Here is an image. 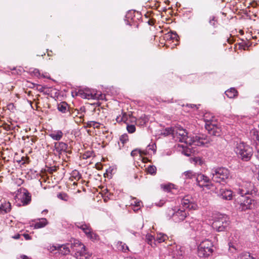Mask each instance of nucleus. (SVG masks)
Segmentation results:
<instances>
[{"label": "nucleus", "mask_w": 259, "mask_h": 259, "mask_svg": "<svg viewBox=\"0 0 259 259\" xmlns=\"http://www.w3.org/2000/svg\"><path fill=\"white\" fill-rule=\"evenodd\" d=\"M211 179L213 181L221 183H227V181L231 179L230 170L224 167H218L211 170Z\"/></svg>", "instance_id": "nucleus-1"}, {"label": "nucleus", "mask_w": 259, "mask_h": 259, "mask_svg": "<svg viewBox=\"0 0 259 259\" xmlns=\"http://www.w3.org/2000/svg\"><path fill=\"white\" fill-rule=\"evenodd\" d=\"M235 151L238 157L244 161L249 160L253 153L252 148L244 142L237 143Z\"/></svg>", "instance_id": "nucleus-2"}, {"label": "nucleus", "mask_w": 259, "mask_h": 259, "mask_svg": "<svg viewBox=\"0 0 259 259\" xmlns=\"http://www.w3.org/2000/svg\"><path fill=\"white\" fill-rule=\"evenodd\" d=\"M230 224L229 218L227 215L220 214L214 218L211 226L217 231L222 232L227 230Z\"/></svg>", "instance_id": "nucleus-3"}, {"label": "nucleus", "mask_w": 259, "mask_h": 259, "mask_svg": "<svg viewBox=\"0 0 259 259\" xmlns=\"http://www.w3.org/2000/svg\"><path fill=\"white\" fill-rule=\"evenodd\" d=\"M211 141L210 138L208 136L201 135L189 138L188 141H186L185 143L189 144V146H205Z\"/></svg>", "instance_id": "nucleus-4"}, {"label": "nucleus", "mask_w": 259, "mask_h": 259, "mask_svg": "<svg viewBox=\"0 0 259 259\" xmlns=\"http://www.w3.org/2000/svg\"><path fill=\"white\" fill-rule=\"evenodd\" d=\"M257 189L254 185L250 182H245L239 187L238 189V193L240 196L256 195Z\"/></svg>", "instance_id": "nucleus-5"}, {"label": "nucleus", "mask_w": 259, "mask_h": 259, "mask_svg": "<svg viewBox=\"0 0 259 259\" xmlns=\"http://www.w3.org/2000/svg\"><path fill=\"white\" fill-rule=\"evenodd\" d=\"M237 202L239 204V209L241 211L252 209L254 206V200L247 195L240 196L237 198Z\"/></svg>", "instance_id": "nucleus-6"}, {"label": "nucleus", "mask_w": 259, "mask_h": 259, "mask_svg": "<svg viewBox=\"0 0 259 259\" xmlns=\"http://www.w3.org/2000/svg\"><path fill=\"white\" fill-rule=\"evenodd\" d=\"M197 185L200 188L205 187L207 189H210L213 185L208 177L202 174H197L196 177Z\"/></svg>", "instance_id": "nucleus-7"}, {"label": "nucleus", "mask_w": 259, "mask_h": 259, "mask_svg": "<svg viewBox=\"0 0 259 259\" xmlns=\"http://www.w3.org/2000/svg\"><path fill=\"white\" fill-rule=\"evenodd\" d=\"M170 238V239H169V237H168L166 234L160 233L157 234L156 236H154L150 234H147L146 235L145 239L148 243L150 242H152L153 241L154 242L158 241V243H162L167 240L170 242L172 241L171 237Z\"/></svg>", "instance_id": "nucleus-8"}, {"label": "nucleus", "mask_w": 259, "mask_h": 259, "mask_svg": "<svg viewBox=\"0 0 259 259\" xmlns=\"http://www.w3.org/2000/svg\"><path fill=\"white\" fill-rule=\"evenodd\" d=\"M181 204L184 208L195 210L197 208L194 199L190 195L185 196L181 200Z\"/></svg>", "instance_id": "nucleus-9"}, {"label": "nucleus", "mask_w": 259, "mask_h": 259, "mask_svg": "<svg viewBox=\"0 0 259 259\" xmlns=\"http://www.w3.org/2000/svg\"><path fill=\"white\" fill-rule=\"evenodd\" d=\"M18 192H20L21 194L20 197L23 205H26L29 204L31 200V195L28 191L25 188H21L18 190Z\"/></svg>", "instance_id": "nucleus-10"}, {"label": "nucleus", "mask_w": 259, "mask_h": 259, "mask_svg": "<svg viewBox=\"0 0 259 259\" xmlns=\"http://www.w3.org/2000/svg\"><path fill=\"white\" fill-rule=\"evenodd\" d=\"M218 196L221 199L230 200L233 197V192L226 188H221L217 192Z\"/></svg>", "instance_id": "nucleus-11"}, {"label": "nucleus", "mask_w": 259, "mask_h": 259, "mask_svg": "<svg viewBox=\"0 0 259 259\" xmlns=\"http://www.w3.org/2000/svg\"><path fill=\"white\" fill-rule=\"evenodd\" d=\"M74 246H75L76 244H73ZM78 246L81 248V250L77 251L75 253V256L77 259H88L91 256V254L89 252H87L85 247L83 244H77Z\"/></svg>", "instance_id": "nucleus-12"}, {"label": "nucleus", "mask_w": 259, "mask_h": 259, "mask_svg": "<svg viewBox=\"0 0 259 259\" xmlns=\"http://www.w3.org/2000/svg\"><path fill=\"white\" fill-rule=\"evenodd\" d=\"M198 255L200 257H206L210 255L212 252V249L209 247L203 246L202 244H199L198 246Z\"/></svg>", "instance_id": "nucleus-13"}, {"label": "nucleus", "mask_w": 259, "mask_h": 259, "mask_svg": "<svg viewBox=\"0 0 259 259\" xmlns=\"http://www.w3.org/2000/svg\"><path fill=\"white\" fill-rule=\"evenodd\" d=\"M174 129L176 130L175 131V134L179 135L181 136L182 139L181 140L182 142L184 141L185 142L186 141H188L189 137L188 136V133L187 131L183 128L180 125L174 127Z\"/></svg>", "instance_id": "nucleus-14"}, {"label": "nucleus", "mask_w": 259, "mask_h": 259, "mask_svg": "<svg viewBox=\"0 0 259 259\" xmlns=\"http://www.w3.org/2000/svg\"><path fill=\"white\" fill-rule=\"evenodd\" d=\"M205 127L210 135L215 136H220L221 130L217 125L212 124L206 123Z\"/></svg>", "instance_id": "nucleus-15"}, {"label": "nucleus", "mask_w": 259, "mask_h": 259, "mask_svg": "<svg viewBox=\"0 0 259 259\" xmlns=\"http://www.w3.org/2000/svg\"><path fill=\"white\" fill-rule=\"evenodd\" d=\"M76 96H80L81 98L84 99H94L97 98L96 94L92 93L89 90H79L77 92H76Z\"/></svg>", "instance_id": "nucleus-16"}, {"label": "nucleus", "mask_w": 259, "mask_h": 259, "mask_svg": "<svg viewBox=\"0 0 259 259\" xmlns=\"http://www.w3.org/2000/svg\"><path fill=\"white\" fill-rule=\"evenodd\" d=\"M175 244H170L167 246V249L169 250V253H171V255L175 256L182 255V251L179 250L181 249L180 245H174Z\"/></svg>", "instance_id": "nucleus-17"}, {"label": "nucleus", "mask_w": 259, "mask_h": 259, "mask_svg": "<svg viewBox=\"0 0 259 259\" xmlns=\"http://www.w3.org/2000/svg\"><path fill=\"white\" fill-rule=\"evenodd\" d=\"M68 148V145L64 142H55L54 143V149L59 154H61L63 151H66Z\"/></svg>", "instance_id": "nucleus-18"}, {"label": "nucleus", "mask_w": 259, "mask_h": 259, "mask_svg": "<svg viewBox=\"0 0 259 259\" xmlns=\"http://www.w3.org/2000/svg\"><path fill=\"white\" fill-rule=\"evenodd\" d=\"M11 210V205L9 202L2 203L0 206V213L5 214L9 212Z\"/></svg>", "instance_id": "nucleus-19"}, {"label": "nucleus", "mask_w": 259, "mask_h": 259, "mask_svg": "<svg viewBox=\"0 0 259 259\" xmlns=\"http://www.w3.org/2000/svg\"><path fill=\"white\" fill-rule=\"evenodd\" d=\"M76 226L78 228L81 229L86 235L89 234L92 230L89 225L85 224L83 222L76 223Z\"/></svg>", "instance_id": "nucleus-20"}, {"label": "nucleus", "mask_w": 259, "mask_h": 259, "mask_svg": "<svg viewBox=\"0 0 259 259\" xmlns=\"http://www.w3.org/2000/svg\"><path fill=\"white\" fill-rule=\"evenodd\" d=\"M70 244H62L61 245L58 246V251L59 253L63 255H66L70 252V249L69 247L67 246V245H69Z\"/></svg>", "instance_id": "nucleus-21"}, {"label": "nucleus", "mask_w": 259, "mask_h": 259, "mask_svg": "<svg viewBox=\"0 0 259 259\" xmlns=\"http://www.w3.org/2000/svg\"><path fill=\"white\" fill-rule=\"evenodd\" d=\"M174 217L178 218L179 221H184L187 217V213L184 210L180 209L174 213Z\"/></svg>", "instance_id": "nucleus-22"}, {"label": "nucleus", "mask_w": 259, "mask_h": 259, "mask_svg": "<svg viewBox=\"0 0 259 259\" xmlns=\"http://www.w3.org/2000/svg\"><path fill=\"white\" fill-rule=\"evenodd\" d=\"M63 134L60 130L54 131L49 134V136L51 137L53 140L56 141H59L63 137Z\"/></svg>", "instance_id": "nucleus-23"}, {"label": "nucleus", "mask_w": 259, "mask_h": 259, "mask_svg": "<svg viewBox=\"0 0 259 259\" xmlns=\"http://www.w3.org/2000/svg\"><path fill=\"white\" fill-rule=\"evenodd\" d=\"M115 246L113 247V249L118 250L122 251L123 252H126L129 250L128 247L126 244H115Z\"/></svg>", "instance_id": "nucleus-24"}, {"label": "nucleus", "mask_w": 259, "mask_h": 259, "mask_svg": "<svg viewBox=\"0 0 259 259\" xmlns=\"http://www.w3.org/2000/svg\"><path fill=\"white\" fill-rule=\"evenodd\" d=\"M58 109L62 113H66L69 111L68 105L65 102H62L58 105Z\"/></svg>", "instance_id": "nucleus-25"}, {"label": "nucleus", "mask_w": 259, "mask_h": 259, "mask_svg": "<svg viewBox=\"0 0 259 259\" xmlns=\"http://www.w3.org/2000/svg\"><path fill=\"white\" fill-rule=\"evenodd\" d=\"M237 91L235 88H231L225 92L226 95L229 98H233L237 96Z\"/></svg>", "instance_id": "nucleus-26"}, {"label": "nucleus", "mask_w": 259, "mask_h": 259, "mask_svg": "<svg viewBox=\"0 0 259 259\" xmlns=\"http://www.w3.org/2000/svg\"><path fill=\"white\" fill-rule=\"evenodd\" d=\"M48 224L47 220L45 218H41L39 222L34 224V228L39 229L44 227Z\"/></svg>", "instance_id": "nucleus-27"}, {"label": "nucleus", "mask_w": 259, "mask_h": 259, "mask_svg": "<svg viewBox=\"0 0 259 259\" xmlns=\"http://www.w3.org/2000/svg\"><path fill=\"white\" fill-rule=\"evenodd\" d=\"M84 124L86 127H93L94 128H99L100 127L99 123L95 121H89L86 122H84Z\"/></svg>", "instance_id": "nucleus-28"}, {"label": "nucleus", "mask_w": 259, "mask_h": 259, "mask_svg": "<svg viewBox=\"0 0 259 259\" xmlns=\"http://www.w3.org/2000/svg\"><path fill=\"white\" fill-rule=\"evenodd\" d=\"M197 174L195 172H194L192 170H188L186 171H185L183 175L185 176L186 179H193L195 178L197 176Z\"/></svg>", "instance_id": "nucleus-29"}, {"label": "nucleus", "mask_w": 259, "mask_h": 259, "mask_svg": "<svg viewBox=\"0 0 259 259\" xmlns=\"http://www.w3.org/2000/svg\"><path fill=\"white\" fill-rule=\"evenodd\" d=\"M238 244H226L227 248L232 253H235L236 252L238 248L237 246Z\"/></svg>", "instance_id": "nucleus-30"}, {"label": "nucleus", "mask_w": 259, "mask_h": 259, "mask_svg": "<svg viewBox=\"0 0 259 259\" xmlns=\"http://www.w3.org/2000/svg\"><path fill=\"white\" fill-rule=\"evenodd\" d=\"M87 236L92 241L98 240L99 237V236L96 233H94L92 230L90 231V232L87 235Z\"/></svg>", "instance_id": "nucleus-31"}, {"label": "nucleus", "mask_w": 259, "mask_h": 259, "mask_svg": "<svg viewBox=\"0 0 259 259\" xmlns=\"http://www.w3.org/2000/svg\"><path fill=\"white\" fill-rule=\"evenodd\" d=\"M175 131H176V130L173 127H167L164 130L163 134L165 136H167L170 134L174 135Z\"/></svg>", "instance_id": "nucleus-32"}, {"label": "nucleus", "mask_w": 259, "mask_h": 259, "mask_svg": "<svg viewBox=\"0 0 259 259\" xmlns=\"http://www.w3.org/2000/svg\"><path fill=\"white\" fill-rule=\"evenodd\" d=\"M147 172L152 175H155L156 173V167L154 165H150L147 168Z\"/></svg>", "instance_id": "nucleus-33"}, {"label": "nucleus", "mask_w": 259, "mask_h": 259, "mask_svg": "<svg viewBox=\"0 0 259 259\" xmlns=\"http://www.w3.org/2000/svg\"><path fill=\"white\" fill-rule=\"evenodd\" d=\"M240 259H255L249 252H246L240 254Z\"/></svg>", "instance_id": "nucleus-34"}, {"label": "nucleus", "mask_w": 259, "mask_h": 259, "mask_svg": "<svg viewBox=\"0 0 259 259\" xmlns=\"http://www.w3.org/2000/svg\"><path fill=\"white\" fill-rule=\"evenodd\" d=\"M119 140L122 144V146H123L124 144L128 140V135L126 134L121 135L120 137Z\"/></svg>", "instance_id": "nucleus-35"}, {"label": "nucleus", "mask_w": 259, "mask_h": 259, "mask_svg": "<svg viewBox=\"0 0 259 259\" xmlns=\"http://www.w3.org/2000/svg\"><path fill=\"white\" fill-rule=\"evenodd\" d=\"M122 116L120 117V116H118L116 118V120L117 122H121V121H125L127 119V114L126 113H122Z\"/></svg>", "instance_id": "nucleus-36"}, {"label": "nucleus", "mask_w": 259, "mask_h": 259, "mask_svg": "<svg viewBox=\"0 0 259 259\" xmlns=\"http://www.w3.org/2000/svg\"><path fill=\"white\" fill-rule=\"evenodd\" d=\"M167 37L171 40L178 41L179 36L176 32H171L170 34H168Z\"/></svg>", "instance_id": "nucleus-37"}, {"label": "nucleus", "mask_w": 259, "mask_h": 259, "mask_svg": "<svg viewBox=\"0 0 259 259\" xmlns=\"http://www.w3.org/2000/svg\"><path fill=\"white\" fill-rule=\"evenodd\" d=\"M57 197L61 200H63L64 201H67L68 200V196L66 194L64 193H60L58 194Z\"/></svg>", "instance_id": "nucleus-38"}, {"label": "nucleus", "mask_w": 259, "mask_h": 259, "mask_svg": "<svg viewBox=\"0 0 259 259\" xmlns=\"http://www.w3.org/2000/svg\"><path fill=\"white\" fill-rule=\"evenodd\" d=\"M127 131L129 133H133L136 131V127L133 124H127L126 126Z\"/></svg>", "instance_id": "nucleus-39"}, {"label": "nucleus", "mask_w": 259, "mask_h": 259, "mask_svg": "<svg viewBox=\"0 0 259 259\" xmlns=\"http://www.w3.org/2000/svg\"><path fill=\"white\" fill-rule=\"evenodd\" d=\"M193 161L194 162L195 164H197L200 165H202L203 163L202 158H200V157H195L193 158Z\"/></svg>", "instance_id": "nucleus-40"}, {"label": "nucleus", "mask_w": 259, "mask_h": 259, "mask_svg": "<svg viewBox=\"0 0 259 259\" xmlns=\"http://www.w3.org/2000/svg\"><path fill=\"white\" fill-rule=\"evenodd\" d=\"M253 139L258 141V142L256 143L257 144L259 143V132L255 131L253 132ZM256 148V145H255V149Z\"/></svg>", "instance_id": "nucleus-41"}, {"label": "nucleus", "mask_w": 259, "mask_h": 259, "mask_svg": "<svg viewBox=\"0 0 259 259\" xmlns=\"http://www.w3.org/2000/svg\"><path fill=\"white\" fill-rule=\"evenodd\" d=\"M255 157L259 160V143L256 145L255 151H254Z\"/></svg>", "instance_id": "nucleus-42"}, {"label": "nucleus", "mask_w": 259, "mask_h": 259, "mask_svg": "<svg viewBox=\"0 0 259 259\" xmlns=\"http://www.w3.org/2000/svg\"><path fill=\"white\" fill-rule=\"evenodd\" d=\"M216 22H217V20L215 19V17L212 16V17H210V20L209 21V23L211 25H212L213 26H215Z\"/></svg>", "instance_id": "nucleus-43"}, {"label": "nucleus", "mask_w": 259, "mask_h": 259, "mask_svg": "<svg viewBox=\"0 0 259 259\" xmlns=\"http://www.w3.org/2000/svg\"><path fill=\"white\" fill-rule=\"evenodd\" d=\"M36 89L40 92H44L45 89L47 88L46 86H42L39 84H36Z\"/></svg>", "instance_id": "nucleus-44"}, {"label": "nucleus", "mask_w": 259, "mask_h": 259, "mask_svg": "<svg viewBox=\"0 0 259 259\" xmlns=\"http://www.w3.org/2000/svg\"><path fill=\"white\" fill-rule=\"evenodd\" d=\"M138 153H141V150L139 149H135L131 152V155L132 156L134 157L137 155Z\"/></svg>", "instance_id": "nucleus-45"}, {"label": "nucleus", "mask_w": 259, "mask_h": 259, "mask_svg": "<svg viewBox=\"0 0 259 259\" xmlns=\"http://www.w3.org/2000/svg\"><path fill=\"white\" fill-rule=\"evenodd\" d=\"M207 241L211 242V243H215V242H218V240L217 236H213L211 237V239L208 238L206 240Z\"/></svg>", "instance_id": "nucleus-46"}, {"label": "nucleus", "mask_w": 259, "mask_h": 259, "mask_svg": "<svg viewBox=\"0 0 259 259\" xmlns=\"http://www.w3.org/2000/svg\"><path fill=\"white\" fill-rule=\"evenodd\" d=\"M22 239L21 241H23V239H25V240H28L30 239V236L28 234H22Z\"/></svg>", "instance_id": "nucleus-47"}, {"label": "nucleus", "mask_w": 259, "mask_h": 259, "mask_svg": "<svg viewBox=\"0 0 259 259\" xmlns=\"http://www.w3.org/2000/svg\"><path fill=\"white\" fill-rule=\"evenodd\" d=\"M48 250H49L51 252H53V251H54L55 250H58V246H54V245L50 246V248H48Z\"/></svg>", "instance_id": "nucleus-48"}, {"label": "nucleus", "mask_w": 259, "mask_h": 259, "mask_svg": "<svg viewBox=\"0 0 259 259\" xmlns=\"http://www.w3.org/2000/svg\"><path fill=\"white\" fill-rule=\"evenodd\" d=\"M57 168L56 166L51 167L49 169V172L50 174H52L54 172L57 170Z\"/></svg>", "instance_id": "nucleus-49"}, {"label": "nucleus", "mask_w": 259, "mask_h": 259, "mask_svg": "<svg viewBox=\"0 0 259 259\" xmlns=\"http://www.w3.org/2000/svg\"><path fill=\"white\" fill-rule=\"evenodd\" d=\"M32 73L36 76H38L40 75V72L38 69H35L32 72Z\"/></svg>", "instance_id": "nucleus-50"}, {"label": "nucleus", "mask_w": 259, "mask_h": 259, "mask_svg": "<svg viewBox=\"0 0 259 259\" xmlns=\"http://www.w3.org/2000/svg\"><path fill=\"white\" fill-rule=\"evenodd\" d=\"M22 234H17L14 236H13V238L15 239H20L21 240L22 239Z\"/></svg>", "instance_id": "nucleus-51"}, {"label": "nucleus", "mask_w": 259, "mask_h": 259, "mask_svg": "<svg viewBox=\"0 0 259 259\" xmlns=\"http://www.w3.org/2000/svg\"><path fill=\"white\" fill-rule=\"evenodd\" d=\"M28 159L27 158H25L23 157L21 158V160L20 162H21V164H24L26 163V160Z\"/></svg>", "instance_id": "nucleus-52"}, {"label": "nucleus", "mask_w": 259, "mask_h": 259, "mask_svg": "<svg viewBox=\"0 0 259 259\" xmlns=\"http://www.w3.org/2000/svg\"><path fill=\"white\" fill-rule=\"evenodd\" d=\"M134 203H135V204H134L135 206L138 207V206H140V203H141V202L135 201H134Z\"/></svg>", "instance_id": "nucleus-53"}, {"label": "nucleus", "mask_w": 259, "mask_h": 259, "mask_svg": "<svg viewBox=\"0 0 259 259\" xmlns=\"http://www.w3.org/2000/svg\"><path fill=\"white\" fill-rule=\"evenodd\" d=\"M20 258L21 259H30L28 256H27L26 255H21L20 256Z\"/></svg>", "instance_id": "nucleus-54"}, {"label": "nucleus", "mask_w": 259, "mask_h": 259, "mask_svg": "<svg viewBox=\"0 0 259 259\" xmlns=\"http://www.w3.org/2000/svg\"><path fill=\"white\" fill-rule=\"evenodd\" d=\"M184 154H185V155H186L187 156H190V152H188L187 150L185 152Z\"/></svg>", "instance_id": "nucleus-55"}, {"label": "nucleus", "mask_w": 259, "mask_h": 259, "mask_svg": "<svg viewBox=\"0 0 259 259\" xmlns=\"http://www.w3.org/2000/svg\"><path fill=\"white\" fill-rule=\"evenodd\" d=\"M169 189V186H165L164 187V189L166 190L167 191H168Z\"/></svg>", "instance_id": "nucleus-56"}, {"label": "nucleus", "mask_w": 259, "mask_h": 259, "mask_svg": "<svg viewBox=\"0 0 259 259\" xmlns=\"http://www.w3.org/2000/svg\"><path fill=\"white\" fill-rule=\"evenodd\" d=\"M141 155H146L147 153L146 152H144V151H141V153H139Z\"/></svg>", "instance_id": "nucleus-57"}, {"label": "nucleus", "mask_w": 259, "mask_h": 259, "mask_svg": "<svg viewBox=\"0 0 259 259\" xmlns=\"http://www.w3.org/2000/svg\"><path fill=\"white\" fill-rule=\"evenodd\" d=\"M44 93H45L46 95H49V93H48V92H47V91H46V92H44Z\"/></svg>", "instance_id": "nucleus-58"}, {"label": "nucleus", "mask_w": 259, "mask_h": 259, "mask_svg": "<svg viewBox=\"0 0 259 259\" xmlns=\"http://www.w3.org/2000/svg\"><path fill=\"white\" fill-rule=\"evenodd\" d=\"M48 212V210L45 209L44 210L42 211V212Z\"/></svg>", "instance_id": "nucleus-59"}, {"label": "nucleus", "mask_w": 259, "mask_h": 259, "mask_svg": "<svg viewBox=\"0 0 259 259\" xmlns=\"http://www.w3.org/2000/svg\"><path fill=\"white\" fill-rule=\"evenodd\" d=\"M149 24L150 25H152L153 24L152 23V22H150V21H149Z\"/></svg>", "instance_id": "nucleus-60"}, {"label": "nucleus", "mask_w": 259, "mask_h": 259, "mask_svg": "<svg viewBox=\"0 0 259 259\" xmlns=\"http://www.w3.org/2000/svg\"><path fill=\"white\" fill-rule=\"evenodd\" d=\"M31 92L30 91V92H28V95H30V94H31Z\"/></svg>", "instance_id": "nucleus-61"}, {"label": "nucleus", "mask_w": 259, "mask_h": 259, "mask_svg": "<svg viewBox=\"0 0 259 259\" xmlns=\"http://www.w3.org/2000/svg\"><path fill=\"white\" fill-rule=\"evenodd\" d=\"M90 155H87V158L90 157Z\"/></svg>", "instance_id": "nucleus-62"}, {"label": "nucleus", "mask_w": 259, "mask_h": 259, "mask_svg": "<svg viewBox=\"0 0 259 259\" xmlns=\"http://www.w3.org/2000/svg\"><path fill=\"white\" fill-rule=\"evenodd\" d=\"M258 181H259V172H258Z\"/></svg>", "instance_id": "nucleus-63"}, {"label": "nucleus", "mask_w": 259, "mask_h": 259, "mask_svg": "<svg viewBox=\"0 0 259 259\" xmlns=\"http://www.w3.org/2000/svg\"><path fill=\"white\" fill-rule=\"evenodd\" d=\"M32 85H33V87H34V85H35V84L32 83Z\"/></svg>", "instance_id": "nucleus-64"}]
</instances>
